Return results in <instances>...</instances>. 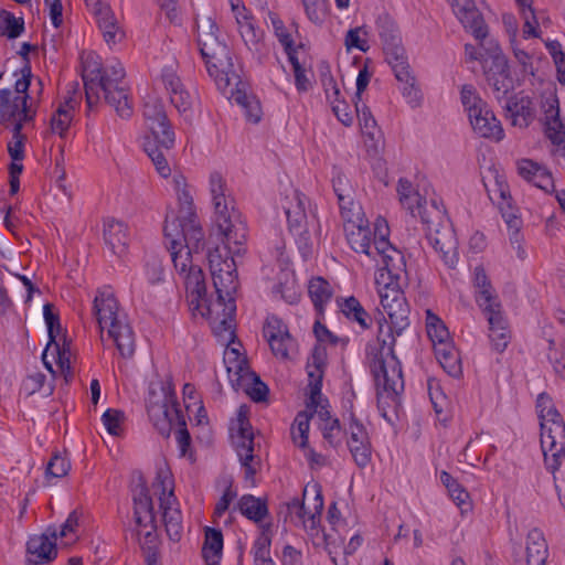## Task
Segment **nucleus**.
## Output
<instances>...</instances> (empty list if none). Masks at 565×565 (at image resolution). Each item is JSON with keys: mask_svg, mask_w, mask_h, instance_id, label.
<instances>
[{"mask_svg": "<svg viewBox=\"0 0 565 565\" xmlns=\"http://www.w3.org/2000/svg\"><path fill=\"white\" fill-rule=\"evenodd\" d=\"M536 408L541 425V448L547 469L553 471L565 458V424L552 398L542 393L537 396Z\"/></svg>", "mask_w": 565, "mask_h": 565, "instance_id": "nucleus-8", "label": "nucleus"}, {"mask_svg": "<svg viewBox=\"0 0 565 565\" xmlns=\"http://www.w3.org/2000/svg\"><path fill=\"white\" fill-rule=\"evenodd\" d=\"M526 565H545L548 548L544 535L537 529L529 532L526 537Z\"/></svg>", "mask_w": 565, "mask_h": 565, "instance_id": "nucleus-35", "label": "nucleus"}, {"mask_svg": "<svg viewBox=\"0 0 565 565\" xmlns=\"http://www.w3.org/2000/svg\"><path fill=\"white\" fill-rule=\"evenodd\" d=\"M70 468V461L60 454H55L47 462L46 476L62 478L68 473Z\"/></svg>", "mask_w": 565, "mask_h": 565, "instance_id": "nucleus-64", "label": "nucleus"}, {"mask_svg": "<svg viewBox=\"0 0 565 565\" xmlns=\"http://www.w3.org/2000/svg\"><path fill=\"white\" fill-rule=\"evenodd\" d=\"M348 445L355 463L361 468L366 467L371 461L372 454L370 439L366 438L365 440L349 443Z\"/></svg>", "mask_w": 565, "mask_h": 565, "instance_id": "nucleus-57", "label": "nucleus"}, {"mask_svg": "<svg viewBox=\"0 0 565 565\" xmlns=\"http://www.w3.org/2000/svg\"><path fill=\"white\" fill-rule=\"evenodd\" d=\"M309 296L318 311L331 299L332 289L330 284L321 277L312 278L308 286Z\"/></svg>", "mask_w": 565, "mask_h": 565, "instance_id": "nucleus-45", "label": "nucleus"}, {"mask_svg": "<svg viewBox=\"0 0 565 565\" xmlns=\"http://www.w3.org/2000/svg\"><path fill=\"white\" fill-rule=\"evenodd\" d=\"M52 349L57 355L58 367L65 374V377H67L71 372V361L73 356L72 341L63 334L57 341L52 343Z\"/></svg>", "mask_w": 565, "mask_h": 565, "instance_id": "nucleus-49", "label": "nucleus"}, {"mask_svg": "<svg viewBox=\"0 0 565 565\" xmlns=\"http://www.w3.org/2000/svg\"><path fill=\"white\" fill-rule=\"evenodd\" d=\"M196 42L207 74L218 89L227 90L231 85L242 84L232 52L220 39L218 28L212 18L196 20Z\"/></svg>", "mask_w": 565, "mask_h": 565, "instance_id": "nucleus-4", "label": "nucleus"}, {"mask_svg": "<svg viewBox=\"0 0 565 565\" xmlns=\"http://www.w3.org/2000/svg\"><path fill=\"white\" fill-rule=\"evenodd\" d=\"M99 29L103 33V38L105 42L110 46L120 42L125 32L121 30L118 20L115 18V21H108L99 25Z\"/></svg>", "mask_w": 565, "mask_h": 565, "instance_id": "nucleus-63", "label": "nucleus"}, {"mask_svg": "<svg viewBox=\"0 0 565 565\" xmlns=\"http://www.w3.org/2000/svg\"><path fill=\"white\" fill-rule=\"evenodd\" d=\"M74 109L75 100L72 97H68L58 105L56 110L53 113L50 121L51 131L53 134H56L62 138L65 137L73 121Z\"/></svg>", "mask_w": 565, "mask_h": 565, "instance_id": "nucleus-39", "label": "nucleus"}, {"mask_svg": "<svg viewBox=\"0 0 565 565\" xmlns=\"http://www.w3.org/2000/svg\"><path fill=\"white\" fill-rule=\"evenodd\" d=\"M376 26L382 39L383 49L402 43L398 28L388 15H380L376 20Z\"/></svg>", "mask_w": 565, "mask_h": 565, "instance_id": "nucleus-46", "label": "nucleus"}, {"mask_svg": "<svg viewBox=\"0 0 565 565\" xmlns=\"http://www.w3.org/2000/svg\"><path fill=\"white\" fill-rule=\"evenodd\" d=\"M426 329L428 337L434 343V348L450 341L447 327L440 320V318L433 313L430 310L426 311Z\"/></svg>", "mask_w": 565, "mask_h": 565, "instance_id": "nucleus-47", "label": "nucleus"}, {"mask_svg": "<svg viewBox=\"0 0 565 565\" xmlns=\"http://www.w3.org/2000/svg\"><path fill=\"white\" fill-rule=\"evenodd\" d=\"M322 366V358L319 349H315L311 361L307 365L308 376H309V398L307 401V408L310 413L305 412L309 416V420L316 415L320 424L328 423L329 420H333L331 414L323 404L321 396V387H322V376L323 371Z\"/></svg>", "mask_w": 565, "mask_h": 565, "instance_id": "nucleus-18", "label": "nucleus"}, {"mask_svg": "<svg viewBox=\"0 0 565 565\" xmlns=\"http://www.w3.org/2000/svg\"><path fill=\"white\" fill-rule=\"evenodd\" d=\"M31 76L30 67L25 66L22 70V77L15 82L14 92L0 89V122L2 125L21 124L23 126L24 122L34 119L36 109L33 108L32 103L28 104Z\"/></svg>", "mask_w": 565, "mask_h": 565, "instance_id": "nucleus-11", "label": "nucleus"}, {"mask_svg": "<svg viewBox=\"0 0 565 565\" xmlns=\"http://www.w3.org/2000/svg\"><path fill=\"white\" fill-rule=\"evenodd\" d=\"M51 536L53 540H50L47 534L34 535L30 537L26 543V550L29 554L26 565H40L50 563L56 557V532L53 531Z\"/></svg>", "mask_w": 565, "mask_h": 565, "instance_id": "nucleus-29", "label": "nucleus"}, {"mask_svg": "<svg viewBox=\"0 0 565 565\" xmlns=\"http://www.w3.org/2000/svg\"><path fill=\"white\" fill-rule=\"evenodd\" d=\"M170 483L171 481L167 476L159 473L153 487L160 489L159 502L167 535L172 542L177 543L181 540L183 533L182 513L173 489H168Z\"/></svg>", "mask_w": 565, "mask_h": 565, "instance_id": "nucleus-17", "label": "nucleus"}, {"mask_svg": "<svg viewBox=\"0 0 565 565\" xmlns=\"http://www.w3.org/2000/svg\"><path fill=\"white\" fill-rule=\"evenodd\" d=\"M305 10L309 20L316 24H321L328 15V4L326 0H302Z\"/></svg>", "mask_w": 565, "mask_h": 565, "instance_id": "nucleus-58", "label": "nucleus"}, {"mask_svg": "<svg viewBox=\"0 0 565 565\" xmlns=\"http://www.w3.org/2000/svg\"><path fill=\"white\" fill-rule=\"evenodd\" d=\"M491 54L490 61L484 62V75L489 87L498 103H502L514 89L508 60L502 54L498 43L490 41L483 46Z\"/></svg>", "mask_w": 565, "mask_h": 565, "instance_id": "nucleus-13", "label": "nucleus"}, {"mask_svg": "<svg viewBox=\"0 0 565 565\" xmlns=\"http://www.w3.org/2000/svg\"><path fill=\"white\" fill-rule=\"evenodd\" d=\"M338 202L344 227L351 223L364 224V221H367L364 216L362 206L354 201L353 195L348 196V199L338 200Z\"/></svg>", "mask_w": 565, "mask_h": 565, "instance_id": "nucleus-48", "label": "nucleus"}, {"mask_svg": "<svg viewBox=\"0 0 565 565\" xmlns=\"http://www.w3.org/2000/svg\"><path fill=\"white\" fill-rule=\"evenodd\" d=\"M162 82L169 94L171 104L177 108L180 115L188 116L192 109L193 98L185 89L180 77L172 70H164Z\"/></svg>", "mask_w": 565, "mask_h": 565, "instance_id": "nucleus-30", "label": "nucleus"}, {"mask_svg": "<svg viewBox=\"0 0 565 565\" xmlns=\"http://www.w3.org/2000/svg\"><path fill=\"white\" fill-rule=\"evenodd\" d=\"M307 198L298 191H294L290 198H287L284 206L289 230L298 236L299 247L306 255L311 250V239L307 228Z\"/></svg>", "mask_w": 565, "mask_h": 565, "instance_id": "nucleus-19", "label": "nucleus"}, {"mask_svg": "<svg viewBox=\"0 0 565 565\" xmlns=\"http://www.w3.org/2000/svg\"><path fill=\"white\" fill-rule=\"evenodd\" d=\"M518 174L529 183L543 190L546 193L554 191V180L551 171L543 164L532 159H520L516 161Z\"/></svg>", "mask_w": 565, "mask_h": 565, "instance_id": "nucleus-27", "label": "nucleus"}, {"mask_svg": "<svg viewBox=\"0 0 565 565\" xmlns=\"http://www.w3.org/2000/svg\"><path fill=\"white\" fill-rule=\"evenodd\" d=\"M489 324V339L492 349L502 353L511 341V331L508 320L502 310V306L483 312Z\"/></svg>", "mask_w": 565, "mask_h": 565, "instance_id": "nucleus-28", "label": "nucleus"}, {"mask_svg": "<svg viewBox=\"0 0 565 565\" xmlns=\"http://www.w3.org/2000/svg\"><path fill=\"white\" fill-rule=\"evenodd\" d=\"M268 20L279 43L284 49H290L294 43L291 28L286 26L279 15L275 12H268Z\"/></svg>", "mask_w": 565, "mask_h": 565, "instance_id": "nucleus-53", "label": "nucleus"}, {"mask_svg": "<svg viewBox=\"0 0 565 565\" xmlns=\"http://www.w3.org/2000/svg\"><path fill=\"white\" fill-rule=\"evenodd\" d=\"M237 508L245 518L259 526L265 524L264 521L269 514L267 501L252 494L243 495L237 502Z\"/></svg>", "mask_w": 565, "mask_h": 565, "instance_id": "nucleus-36", "label": "nucleus"}, {"mask_svg": "<svg viewBox=\"0 0 565 565\" xmlns=\"http://www.w3.org/2000/svg\"><path fill=\"white\" fill-rule=\"evenodd\" d=\"M460 94L468 117L472 115L473 109L480 114L481 108L487 105L472 85H463Z\"/></svg>", "mask_w": 565, "mask_h": 565, "instance_id": "nucleus-54", "label": "nucleus"}, {"mask_svg": "<svg viewBox=\"0 0 565 565\" xmlns=\"http://www.w3.org/2000/svg\"><path fill=\"white\" fill-rule=\"evenodd\" d=\"M162 392L163 399L161 402H153L151 398L147 402L148 414L163 437H169L172 427H178L177 441L181 455H185L191 444V437L170 382L162 386Z\"/></svg>", "mask_w": 565, "mask_h": 565, "instance_id": "nucleus-9", "label": "nucleus"}, {"mask_svg": "<svg viewBox=\"0 0 565 565\" xmlns=\"http://www.w3.org/2000/svg\"><path fill=\"white\" fill-rule=\"evenodd\" d=\"M323 509V499L320 491L316 492L313 499V509L308 511L299 499L294 498L288 502L280 505L279 515L284 518L285 522H290L296 525H302L306 530H316Z\"/></svg>", "mask_w": 565, "mask_h": 565, "instance_id": "nucleus-20", "label": "nucleus"}, {"mask_svg": "<svg viewBox=\"0 0 565 565\" xmlns=\"http://www.w3.org/2000/svg\"><path fill=\"white\" fill-rule=\"evenodd\" d=\"M402 86V94L406 98L408 105L412 108H416L420 105L422 102V93L419 87L416 85V79L413 76L412 72L408 71L407 79H397Z\"/></svg>", "mask_w": 565, "mask_h": 565, "instance_id": "nucleus-55", "label": "nucleus"}, {"mask_svg": "<svg viewBox=\"0 0 565 565\" xmlns=\"http://www.w3.org/2000/svg\"><path fill=\"white\" fill-rule=\"evenodd\" d=\"M83 81L88 107H93L103 94L107 104L121 118H129L132 105L125 82V70L120 62L113 61L103 66L97 54L88 52L82 55Z\"/></svg>", "mask_w": 565, "mask_h": 565, "instance_id": "nucleus-3", "label": "nucleus"}, {"mask_svg": "<svg viewBox=\"0 0 565 565\" xmlns=\"http://www.w3.org/2000/svg\"><path fill=\"white\" fill-rule=\"evenodd\" d=\"M309 416L306 413H298L291 428L292 440L296 446L303 450V456L311 469L327 466L328 459L308 446Z\"/></svg>", "mask_w": 565, "mask_h": 565, "instance_id": "nucleus-25", "label": "nucleus"}, {"mask_svg": "<svg viewBox=\"0 0 565 565\" xmlns=\"http://www.w3.org/2000/svg\"><path fill=\"white\" fill-rule=\"evenodd\" d=\"M275 356L288 359L289 353L294 351L296 343L289 333L284 337L267 340Z\"/></svg>", "mask_w": 565, "mask_h": 565, "instance_id": "nucleus-59", "label": "nucleus"}, {"mask_svg": "<svg viewBox=\"0 0 565 565\" xmlns=\"http://www.w3.org/2000/svg\"><path fill=\"white\" fill-rule=\"evenodd\" d=\"M395 335L384 332L383 326H379V333L374 344L369 348V363L373 374L379 401L386 397L395 401L404 390L402 366L394 353Z\"/></svg>", "mask_w": 565, "mask_h": 565, "instance_id": "nucleus-5", "label": "nucleus"}, {"mask_svg": "<svg viewBox=\"0 0 565 565\" xmlns=\"http://www.w3.org/2000/svg\"><path fill=\"white\" fill-rule=\"evenodd\" d=\"M124 419V412L114 408L107 409L102 417L107 431L113 436L120 435Z\"/></svg>", "mask_w": 565, "mask_h": 565, "instance_id": "nucleus-61", "label": "nucleus"}, {"mask_svg": "<svg viewBox=\"0 0 565 565\" xmlns=\"http://www.w3.org/2000/svg\"><path fill=\"white\" fill-rule=\"evenodd\" d=\"M145 151L154 164L157 172L163 178L170 177L171 168L164 154L166 150L163 148H159L152 141H145Z\"/></svg>", "mask_w": 565, "mask_h": 565, "instance_id": "nucleus-50", "label": "nucleus"}, {"mask_svg": "<svg viewBox=\"0 0 565 565\" xmlns=\"http://www.w3.org/2000/svg\"><path fill=\"white\" fill-rule=\"evenodd\" d=\"M184 285L190 308L206 316V307L210 301L206 299V285L200 266L190 265L188 273L184 274Z\"/></svg>", "mask_w": 565, "mask_h": 565, "instance_id": "nucleus-24", "label": "nucleus"}, {"mask_svg": "<svg viewBox=\"0 0 565 565\" xmlns=\"http://www.w3.org/2000/svg\"><path fill=\"white\" fill-rule=\"evenodd\" d=\"M93 311L103 332L107 328L108 337L114 341L119 354L131 358L135 353V333L127 316L119 310V303L113 294L98 291L94 299Z\"/></svg>", "mask_w": 565, "mask_h": 565, "instance_id": "nucleus-7", "label": "nucleus"}, {"mask_svg": "<svg viewBox=\"0 0 565 565\" xmlns=\"http://www.w3.org/2000/svg\"><path fill=\"white\" fill-rule=\"evenodd\" d=\"M209 190L214 207L215 222L223 237L227 241L230 250L232 243L237 245L234 253H239L246 242V225L241 220V214L234 206V200L230 194L223 175L214 171L209 177Z\"/></svg>", "mask_w": 565, "mask_h": 565, "instance_id": "nucleus-6", "label": "nucleus"}, {"mask_svg": "<svg viewBox=\"0 0 565 565\" xmlns=\"http://www.w3.org/2000/svg\"><path fill=\"white\" fill-rule=\"evenodd\" d=\"M344 45L348 51L358 49L361 52H367L369 45V30L365 25L350 29L344 38Z\"/></svg>", "mask_w": 565, "mask_h": 565, "instance_id": "nucleus-52", "label": "nucleus"}, {"mask_svg": "<svg viewBox=\"0 0 565 565\" xmlns=\"http://www.w3.org/2000/svg\"><path fill=\"white\" fill-rule=\"evenodd\" d=\"M231 438L245 468V478L253 479L260 467V459L254 455V434L244 407L239 408L236 423L231 427Z\"/></svg>", "mask_w": 565, "mask_h": 565, "instance_id": "nucleus-15", "label": "nucleus"}, {"mask_svg": "<svg viewBox=\"0 0 565 565\" xmlns=\"http://www.w3.org/2000/svg\"><path fill=\"white\" fill-rule=\"evenodd\" d=\"M509 239L513 248L516 250V255L519 258L523 259L525 257V250L522 248L523 236L521 234L522 228V220L521 218H511L507 223Z\"/></svg>", "mask_w": 565, "mask_h": 565, "instance_id": "nucleus-60", "label": "nucleus"}, {"mask_svg": "<svg viewBox=\"0 0 565 565\" xmlns=\"http://www.w3.org/2000/svg\"><path fill=\"white\" fill-rule=\"evenodd\" d=\"M163 232L166 237L171 239V247H185L199 254L204 247V234L198 221V216L189 218H177L171 211L166 216Z\"/></svg>", "mask_w": 565, "mask_h": 565, "instance_id": "nucleus-14", "label": "nucleus"}, {"mask_svg": "<svg viewBox=\"0 0 565 565\" xmlns=\"http://www.w3.org/2000/svg\"><path fill=\"white\" fill-rule=\"evenodd\" d=\"M104 241L113 254L121 256L128 247L127 226L117 220L104 222Z\"/></svg>", "mask_w": 565, "mask_h": 565, "instance_id": "nucleus-33", "label": "nucleus"}, {"mask_svg": "<svg viewBox=\"0 0 565 565\" xmlns=\"http://www.w3.org/2000/svg\"><path fill=\"white\" fill-rule=\"evenodd\" d=\"M420 220L429 244L440 254L445 264L452 267L456 264L457 241L445 211L431 200L429 206H425Z\"/></svg>", "mask_w": 565, "mask_h": 565, "instance_id": "nucleus-10", "label": "nucleus"}, {"mask_svg": "<svg viewBox=\"0 0 565 565\" xmlns=\"http://www.w3.org/2000/svg\"><path fill=\"white\" fill-rule=\"evenodd\" d=\"M143 117L147 127L153 122H161L168 119L164 106L161 99L154 96H149L143 105Z\"/></svg>", "mask_w": 565, "mask_h": 565, "instance_id": "nucleus-51", "label": "nucleus"}, {"mask_svg": "<svg viewBox=\"0 0 565 565\" xmlns=\"http://www.w3.org/2000/svg\"><path fill=\"white\" fill-rule=\"evenodd\" d=\"M344 233L347 241L351 248L360 254H364L373 258L376 265H381V256L376 254V243L383 237L387 241L388 226L385 220L377 218L375 223L374 241H372V231L369 225V221H364V224L345 225Z\"/></svg>", "mask_w": 565, "mask_h": 565, "instance_id": "nucleus-16", "label": "nucleus"}, {"mask_svg": "<svg viewBox=\"0 0 565 565\" xmlns=\"http://www.w3.org/2000/svg\"><path fill=\"white\" fill-rule=\"evenodd\" d=\"M271 526L273 524L270 522L260 525L259 535L255 540L252 548L255 565H276L270 556Z\"/></svg>", "mask_w": 565, "mask_h": 565, "instance_id": "nucleus-37", "label": "nucleus"}, {"mask_svg": "<svg viewBox=\"0 0 565 565\" xmlns=\"http://www.w3.org/2000/svg\"><path fill=\"white\" fill-rule=\"evenodd\" d=\"M376 254L381 256V267L375 275V284L383 311L387 315L383 326L384 332L401 335L408 327L409 308L399 280L405 274L404 255L383 237L376 243Z\"/></svg>", "mask_w": 565, "mask_h": 565, "instance_id": "nucleus-2", "label": "nucleus"}, {"mask_svg": "<svg viewBox=\"0 0 565 565\" xmlns=\"http://www.w3.org/2000/svg\"><path fill=\"white\" fill-rule=\"evenodd\" d=\"M397 193L401 204L411 212L413 216L424 214L425 206H429L426 200H423L419 193L413 188V184L406 179H399Z\"/></svg>", "mask_w": 565, "mask_h": 565, "instance_id": "nucleus-34", "label": "nucleus"}, {"mask_svg": "<svg viewBox=\"0 0 565 565\" xmlns=\"http://www.w3.org/2000/svg\"><path fill=\"white\" fill-rule=\"evenodd\" d=\"M473 286L476 302L482 312L501 307V301L482 266L475 268Z\"/></svg>", "mask_w": 565, "mask_h": 565, "instance_id": "nucleus-31", "label": "nucleus"}, {"mask_svg": "<svg viewBox=\"0 0 565 565\" xmlns=\"http://www.w3.org/2000/svg\"><path fill=\"white\" fill-rule=\"evenodd\" d=\"M136 535L143 550L152 551L158 542L156 518L146 527L138 529Z\"/></svg>", "mask_w": 565, "mask_h": 565, "instance_id": "nucleus-62", "label": "nucleus"}, {"mask_svg": "<svg viewBox=\"0 0 565 565\" xmlns=\"http://www.w3.org/2000/svg\"><path fill=\"white\" fill-rule=\"evenodd\" d=\"M234 15L245 46L260 58L266 54L263 31L256 28L253 17L244 6L234 7Z\"/></svg>", "mask_w": 565, "mask_h": 565, "instance_id": "nucleus-22", "label": "nucleus"}, {"mask_svg": "<svg viewBox=\"0 0 565 565\" xmlns=\"http://www.w3.org/2000/svg\"><path fill=\"white\" fill-rule=\"evenodd\" d=\"M184 285L190 308L206 316V307L210 301L206 299V285L200 266L190 265L188 273L184 274Z\"/></svg>", "mask_w": 565, "mask_h": 565, "instance_id": "nucleus-23", "label": "nucleus"}, {"mask_svg": "<svg viewBox=\"0 0 565 565\" xmlns=\"http://www.w3.org/2000/svg\"><path fill=\"white\" fill-rule=\"evenodd\" d=\"M383 50L385 53V58L391 65L396 79H407L408 71H411V67L402 43L396 44L395 46H386Z\"/></svg>", "mask_w": 565, "mask_h": 565, "instance_id": "nucleus-43", "label": "nucleus"}, {"mask_svg": "<svg viewBox=\"0 0 565 565\" xmlns=\"http://www.w3.org/2000/svg\"><path fill=\"white\" fill-rule=\"evenodd\" d=\"M241 84L231 85L228 89H221L223 94H228L236 104L242 106L245 110V117L256 124L260 120L262 109L259 103L252 96H248L238 86Z\"/></svg>", "mask_w": 565, "mask_h": 565, "instance_id": "nucleus-38", "label": "nucleus"}, {"mask_svg": "<svg viewBox=\"0 0 565 565\" xmlns=\"http://www.w3.org/2000/svg\"><path fill=\"white\" fill-rule=\"evenodd\" d=\"M454 14L460 21L466 31L470 32L479 41L480 46H484V40L488 36V26L482 13L477 8L475 0H448Z\"/></svg>", "mask_w": 565, "mask_h": 565, "instance_id": "nucleus-21", "label": "nucleus"}, {"mask_svg": "<svg viewBox=\"0 0 565 565\" xmlns=\"http://www.w3.org/2000/svg\"><path fill=\"white\" fill-rule=\"evenodd\" d=\"M148 129L150 136L146 138V141H152L166 151H170L173 148L175 135L169 119L161 122H153Z\"/></svg>", "mask_w": 565, "mask_h": 565, "instance_id": "nucleus-42", "label": "nucleus"}, {"mask_svg": "<svg viewBox=\"0 0 565 565\" xmlns=\"http://www.w3.org/2000/svg\"><path fill=\"white\" fill-rule=\"evenodd\" d=\"M23 126L15 124L12 128V140L8 143V152L13 161H22L24 158L25 136L22 134Z\"/></svg>", "mask_w": 565, "mask_h": 565, "instance_id": "nucleus-56", "label": "nucleus"}, {"mask_svg": "<svg viewBox=\"0 0 565 565\" xmlns=\"http://www.w3.org/2000/svg\"><path fill=\"white\" fill-rule=\"evenodd\" d=\"M340 308L348 319L359 323L363 330L370 328L372 319L355 297L344 299Z\"/></svg>", "mask_w": 565, "mask_h": 565, "instance_id": "nucleus-44", "label": "nucleus"}, {"mask_svg": "<svg viewBox=\"0 0 565 565\" xmlns=\"http://www.w3.org/2000/svg\"><path fill=\"white\" fill-rule=\"evenodd\" d=\"M471 127L480 137L501 140L503 138V129L500 121L495 118L488 105L481 108L480 114L473 109L469 116Z\"/></svg>", "mask_w": 565, "mask_h": 565, "instance_id": "nucleus-32", "label": "nucleus"}, {"mask_svg": "<svg viewBox=\"0 0 565 565\" xmlns=\"http://www.w3.org/2000/svg\"><path fill=\"white\" fill-rule=\"evenodd\" d=\"M223 535L221 531L207 527L202 556L207 565H218L222 557Z\"/></svg>", "mask_w": 565, "mask_h": 565, "instance_id": "nucleus-41", "label": "nucleus"}, {"mask_svg": "<svg viewBox=\"0 0 565 565\" xmlns=\"http://www.w3.org/2000/svg\"><path fill=\"white\" fill-rule=\"evenodd\" d=\"M435 355L441 367L452 377H458L462 370L458 351L451 341L441 343L434 348Z\"/></svg>", "mask_w": 565, "mask_h": 565, "instance_id": "nucleus-40", "label": "nucleus"}, {"mask_svg": "<svg viewBox=\"0 0 565 565\" xmlns=\"http://www.w3.org/2000/svg\"><path fill=\"white\" fill-rule=\"evenodd\" d=\"M224 363L228 380L236 391L243 390L254 402L266 399L268 387L249 370L246 359L236 349L225 351Z\"/></svg>", "mask_w": 565, "mask_h": 565, "instance_id": "nucleus-12", "label": "nucleus"}, {"mask_svg": "<svg viewBox=\"0 0 565 565\" xmlns=\"http://www.w3.org/2000/svg\"><path fill=\"white\" fill-rule=\"evenodd\" d=\"M224 243V254L220 248L209 253L210 271L216 299L209 302L206 317L216 338L227 345L235 339V295L238 288L236 264L234 257L228 254L239 255L243 248L239 253H234L233 249H237L238 246L232 243L230 250L225 238Z\"/></svg>", "mask_w": 565, "mask_h": 565, "instance_id": "nucleus-1", "label": "nucleus"}, {"mask_svg": "<svg viewBox=\"0 0 565 565\" xmlns=\"http://www.w3.org/2000/svg\"><path fill=\"white\" fill-rule=\"evenodd\" d=\"M504 116L513 126L526 128L534 119V106L530 97L510 95L502 103Z\"/></svg>", "mask_w": 565, "mask_h": 565, "instance_id": "nucleus-26", "label": "nucleus"}]
</instances>
